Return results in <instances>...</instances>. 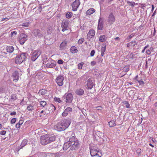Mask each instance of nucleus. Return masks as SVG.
<instances>
[{
    "instance_id": "obj_29",
    "label": "nucleus",
    "mask_w": 157,
    "mask_h": 157,
    "mask_svg": "<svg viewBox=\"0 0 157 157\" xmlns=\"http://www.w3.org/2000/svg\"><path fill=\"white\" fill-rule=\"evenodd\" d=\"M46 105V102L45 101H40V107L42 108L45 107Z\"/></svg>"
},
{
    "instance_id": "obj_61",
    "label": "nucleus",
    "mask_w": 157,
    "mask_h": 157,
    "mask_svg": "<svg viewBox=\"0 0 157 157\" xmlns=\"http://www.w3.org/2000/svg\"><path fill=\"white\" fill-rule=\"evenodd\" d=\"M151 6H152V9H151V12H153V11L154 10V9L155 7H154V5H152Z\"/></svg>"
},
{
    "instance_id": "obj_35",
    "label": "nucleus",
    "mask_w": 157,
    "mask_h": 157,
    "mask_svg": "<svg viewBox=\"0 0 157 157\" xmlns=\"http://www.w3.org/2000/svg\"><path fill=\"white\" fill-rule=\"evenodd\" d=\"M17 99V95L15 94H12L11 95L10 99L13 101H15Z\"/></svg>"
},
{
    "instance_id": "obj_19",
    "label": "nucleus",
    "mask_w": 157,
    "mask_h": 157,
    "mask_svg": "<svg viewBox=\"0 0 157 157\" xmlns=\"http://www.w3.org/2000/svg\"><path fill=\"white\" fill-rule=\"evenodd\" d=\"M67 41L64 40L63 42L60 45L59 50H64L67 46Z\"/></svg>"
},
{
    "instance_id": "obj_31",
    "label": "nucleus",
    "mask_w": 157,
    "mask_h": 157,
    "mask_svg": "<svg viewBox=\"0 0 157 157\" xmlns=\"http://www.w3.org/2000/svg\"><path fill=\"white\" fill-rule=\"evenodd\" d=\"M40 76H41L40 77V82L41 83H43L47 80V78L45 76H43L42 75H40Z\"/></svg>"
},
{
    "instance_id": "obj_43",
    "label": "nucleus",
    "mask_w": 157,
    "mask_h": 157,
    "mask_svg": "<svg viewBox=\"0 0 157 157\" xmlns=\"http://www.w3.org/2000/svg\"><path fill=\"white\" fill-rule=\"evenodd\" d=\"M54 99V100L57 102H58L59 103H60L61 102V101L59 98L55 97Z\"/></svg>"
},
{
    "instance_id": "obj_33",
    "label": "nucleus",
    "mask_w": 157,
    "mask_h": 157,
    "mask_svg": "<svg viewBox=\"0 0 157 157\" xmlns=\"http://www.w3.org/2000/svg\"><path fill=\"white\" fill-rule=\"evenodd\" d=\"M72 13L71 12H68L66 14V17L67 18H71L72 16Z\"/></svg>"
},
{
    "instance_id": "obj_25",
    "label": "nucleus",
    "mask_w": 157,
    "mask_h": 157,
    "mask_svg": "<svg viewBox=\"0 0 157 157\" xmlns=\"http://www.w3.org/2000/svg\"><path fill=\"white\" fill-rule=\"evenodd\" d=\"M48 144L54 141L55 140L56 138L55 136H54L49 137L48 135Z\"/></svg>"
},
{
    "instance_id": "obj_9",
    "label": "nucleus",
    "mask_w": 157,
    "mask_h": 157,
    "mask_svg": "<svg viewBox=\"0 0 157 157\" xmlns=\"http://www.w3.org/2000/svg\"><path fill=\"white\" fill-rule=\"evenodd\" d=\"M69 23V21L68 20L63 21L61 23V27L62 28V31L63 32L68 30Z\"/></svg>"
},
{
    "instance_id": "obj_41",
    "label": "nucleus",
    "mask_w": 157,
    "mask_h": 157,
    "mask_svg": "<svg viewBox=\"0 0 157 157\" xmlns=\"http://www.w3.org/2000/svg\"><path fill=\"white\" fill-rule=\"evenodd\" d=\"M27 109L28 111H32L33 109V107L31 105H29L27 107Z\"/></svg>"
},
{
    "instance_id": "obj_17",
    "label": "nucleus",
    "mask_w": 157,
    "mask_h": 157,
    "mask_svg": "<svg viewBox=\"0 0 157 157\" xmlns=\"http://www.w3.org/2000/svg\"><path fill=\"white\" fill-rule=\"evenodd\" d=\"M103 19L100 17L98 21V29L102 30L103 27Z\"/></svg>"
},
{
    "instance_id": "obj_6",
    "label": "nucleus",
    "mask_w": 157,
    "mask_h": 157,
    "mask_svg": "<svg viewBox=\"0 0 157 157\" xmlns=\"http://www.w3.org/2000/svg\"><path fill=\"white\" fill-rule=\"evenodd\" d=\"M71 145L70 149L71 150H76L78 149L79 147V142L78 140H75V141L71 142Z\"/></svg>"
},
{
    "instance_id": "obj_51",
    "label": "nucleus",
    "mask_w": 157,
    "mask_h": 157,
    "mask_svg": "<svg viewBox=\"0 0 157 157\" xmlns=\"http://www.w3.org/2000/svg\"><path fill=\"white\" fill-rule=\"evenodd\" d=\"M148 47H149L148 45H147V46H145L144 47V49L142 50L141 52L142 53H143L144 52L145 49H146L147 48H148Z\"/></svg>"
},
{
    "instance_id": "obj_10",
    "label": "nucleus",
    "mask_w": 157,
    "mask_h": 157,
    "mask_svg": "<svg viewBox=\"0 0 157 157\" xmlns=\"http://www.w3.org/2000/svg\"><path fill=\"white\" fill-rule=\"evenodd\" d=\"M63 77L62 76L60 75L57 77L56 79V81L59 86H61L63 84Z\"/></svg>"
},
{
    "instance_id": "obj_58",
    "label": "nucleus",
    "mask_w": 157,
    "mask_h": 157,
    "mask_svg": "<svg viewBox=\"0 0 157 157\" xmlns=\"http://www.w3.org/2000/svg\"><path fill=\"white\" fill-rule=\"evenodd\" d=\"M16 114V112L15 111H13V112H11L10 114V115L11 116L14 115Z\"/></svg>"
},
{
    "instance_id": "obj_2",
    "label": "nucleus",
    "mask_w": 157,
    "mask_h": 157,
    "mask_svg": "<svg viewBox=\"0 0 157 157\" xmlns=\"http://www.w3.org/2000/svg\"><path fill=\"white\" fill-rule=\"evenodd\" d=\"M26 59V56L25 53H22L17 56L15 58V62L16 64H20Z\"/></svg>"
},
{
    "instance_id": "obj_52",
    "label": "nucleus",
    "mask_w": 157,
    "mask_h": 157,
    "mask_svg": "<svg viewBox=\"0 0 157 157\" xmlns=\"http://www.w3.org/2000/svg\"><path fill=\"white\" fill-rule=\"evenodd\" d=\"M96 64V62L94 61H92L91 62V65L92 66H94Z\"/></svg>"
},
{
    "instance_id": "obj_26",
    "label": "nucleus",
    "mask_w": 157,
    "mask_h": 157,
    "mask_svg": "<svg viewBox=\"0 0 157 157\" xmlns=\"http://www.w3.org/2000/svg\"><path fill=\"white\" fill-rule=\"evenodd\" d=\"M28 140L26 139H24L22 141L21 144L20 145L21 147L20 149L22 148V147L25 146L27 144Z\"/></svg>"
},
{
    "instance_id": "obj_12",
    "label": "nucleus",
    "mask_w": 157,
    "mask_h": 157,
    "mask_svg": "<svg viewBox=\"0 0 157 157\" xmlns=\"http://www.w3.org/2000/svg\"><path fill=\"white\" fill-rule=\"evenodd\" d=\"M73 98V96L71 94H68L64 98H65V101L67 103H70L72 102Z\"/></svg>"
},
{
    "instance_id": "obj_23",
    "label": "nucleus",
    "mask_w": 157,
    "mask_h": 157,
    "mask_svg": "<svg viewBox=\"0 0 157 157\" xmlns=\"http://www.w3.org/2000/svg\"><path fill=\"white\" fill-rule=\"evenodd\" d=\"M38 56H38V54H37V53L34 52L32 55L31 60L33 61H34Z\"/></svg>"
},
{
    "instance_id": "obj_49",
    "label": "nucleus",
    "mask_w": 157,
    "mask_h": 157,
    "mask_svg": "<svg viewBox=\"0 0 157 157\" xmlns=\"http://www.w3.org/2000/svg\"><path fill=\"white\" fill-rule=\"evenodd\" d=\"M63 63V61L62 59H59L57 63L60 64H62Z\"/></svg>"
},
{
    "instance_id": "obj_60",
    "label": "nucleus",
    "mask_w": 157,
    "mask_h": 157,
    "mask_svg": "<svg viewBox=\"0 0 157 157\" xmlns=\"http://www.w3.org/2000/svg\"><path fill=\"white\" fill-rule=\"evenodd\" d=\"M96 108L97 110H101L102 109V107L100 106H98L96 107Z\"/></svg>"
},
{
    "instance_id": "obj_3",
    "label": "nucleus",
    "mask_w": 157,
    "mask_h": 157,
    "mask_svg": "<svg viewBox=\"0 0 157 157\" xmlns=\"http://www.w3.org/2000/svg\"><path fill=\"white\" fill-rule=\"evenodd\" d=\"M65 137L67 139H69V141L73 142L75 141L76 137L73 132L70 131L67 132L65 135Z\"/></svg>"
},
{
    "instance_id": "obj_59",
    "label": "nucleus",
    "mask_w": 157,
    "mask_h": 157,
    "mask_svg": "<svg viewBox=\"0 0 157 157\" xmlns=\"http://www.w3.org/2000/svg\"><path fill=\"white\" fill-rule=\"evenodd\" d=\"M114 40H115L119 41L120 40V38L119 37H117L115 38H114Z\"/></svg>"
},
{
    "instance_id": "obj_37",
    "label": "nucleus",
    "mask_w": 157,
    "mask_h": 157,
    "mask_svg": "<svg viewBox=\"0 0 157 157\" xmlns=\"http://www.w3.org/2000/svg\"><path fill=\"white\" fill-rule=\"evenodd\" d=\"M84 63L83 62H81L78 63V68L79 69H82V67Z\"/></svg>"
},
{
    "instance_id": "obj_54",
    "label": "nucleus",
    "mask_w": 157,
    "mask_h": 157,
    "mask_svg": "<svg viewBox=\"0 0 157 157\" xmlns=\"http://www.w3.org/2000/svg\"><path fill=\"white\" fill-rule=\"evenodd\" d=\"M141 152V149L140 148H138L136 150V152L137 153L140 154Z\"/></svg>"
},
{
    "instance_id": "obj_47",
    "label": "nucleus",
    "mask_w": 157,
    "mask_h": 157,
    "mask_svg": "<svg viewBox=\"0 0 157 157\" xmlns=\"http://www.w3.org/2000/svg\"><path fill=\"white\" fill-rule=\"evenodd\" d=\"M103 60V59L101 58H99L98 60V62L99 63H101Z\"/></svg>"
},
{
    "instance_id": "obj_39",
    "label": "nucleus",
    "mask_w": 157,
    "mask_h": 157,
    "mask_svg": "<svg viewBox=\"0 0 157 157\" xmlns=\"http://www.w3.org/2000/svg\"><path fill=\"white\" fill-rule=\"evenodd\" d=\"M106 45H103V46L101 48V52H105L106 50Z\"/></svg>"
},
{
    "instance_id": "obj_30",
    "label": "nucleus",
    "mask_w": 157,
    "mask_h": 157,
    "mask_svg": "<svg viewBox=\"0 0 157 157\" xmlns=\"http://www.w3.org/2000/svg\"><path fill=\"white\" fill-rule=\"evenodd\" d=\"M109 124L110 127H112L116 125L115 121L114 120L110 121L109 122Z\"/></svg>"
},
{
    "instance_id": "obj_15",
    "label": "nucleus",
    "mask_w": 157,
    "mask_h": 157,
    "mask_svg": "<svg viewBox=\"0 0 157 157\" xmlns=\"http://www.w3.org/2000/svg\"><path fill=\"white\" fill-rule=\"evenodd\" d=\"M12 76L13 77V81L17 82L19 79V73L17 71H15L13 73Z\"/></svg>"
},
{
    "instance_id": "obj_56",
    "label": "nucleus",
    "mask_w": 157,
    "mask_h": 157,
    "mask_svg": "<svg viewBox=\"0 0 157 157\" xmlns=\"http://www.w3.org/2000/svg\"><path fill=\"white\" fill-rule=\"evenodd\" d=\"M146 52L147 54L149 55L151 54V51L149 49H148L146 50Z\"/></svg>"
},
{
    "instance_id": "obj_45",
    "label": "nucleus",
    "mask_w": 157,
    "mask_h": 157,
    "mask_svg": "<svg viewBox=\"0 0 157 157\" xmlns=\"http://www.w3.org/2000/svg\"><path fill=\"white\" fill-rule=\"evenodd\" d=\"M129 67L127 66L124 67V71L125 72L128 71L129 70Z\"/></svg>"
},
{
    "instance_id": "obj_57",
    "label": "nucleus",
    "mask_w": 157,
    "mask_h": 157,
    "mask_svg": "<svg viewBox=\"0 0 157 157\" xmlns=\"http://www.w3.org/2000/svg\"><path fill=\"white\" fill-rule=\"evenodd\" d=\"M24 121L23 120H20L18 123L20 125H21L23 123Z\"/></svg>"
},
{
    "instance_id": "obj_64",
    "label": "nucleus",
    "mask_w": 157,
    "mask_h": 157,
    "mask_svg": "<svg viewBox=\"0 0 157 157\" xmlns=\"http://www.w3.org/2000/svg\"><path fill=\"white\" fill-rule=\"evenodd\" d=\"M55 157H60V156L59 155V154H56Z\"/></svg>"
},
{
    "instance_id": "obj_11",
    "label": "nucleus",
    "mask_w": 157,
    "mask_h": 157,
    "mask_svg": "<svg viewBox=\"0 0 157 157\" xmlns=\"http://www.w3.org/2000/svg\"><path fill=\"white\" fill-rule=\"evenodd\" d=\"M48 135L46 134L41 136V144L43 145H45L48 144Z\"/></svg>"
},
{
    "instance_id": "obj_27",
    "label": "nucleus",
    "mask_w": 157,
    "mask_h": 157,
    "mask_svg": "<svg viewBox=\"0 0 157 157\" xmlns=\"http://www.w3.org/2000/svg\"><path fill=\"white\" fill-rule=\"evenodd\" d=\"M71 52L72 53H75L77 52L78 50L77 48L74 46H72L70 49Z\"/></svg>"
},
{
    "instance_id": "obj_48",
    "label": "nucleus",
    "mask_w": 157,
    "mask_h": 157,
    "mask_svg": "<svg viewBox=\"0 0 157 157\" xmlns=\"http://www.w3.org/2000/svg\"><path fill=\"white\" fill-rule=\"evenodd\" d=\"M95 53V51L94 50H93L91 51L90 52V56H94V54Z\"/></svg>"
},
{
    "instance_id": "obj_1",
    "label": "nucleus",
    "mask_w": 157,
    "mask_h": 157,
    "mask_svg": "<svg viewBox=\"0 0 157 157\" xmlns=\"http://www.w3.org/2000/svg\"><path fill=\"white\" fill-rule=\"evenodd\" d=\"M71 123L70 120L66 119L63 120L57 124L54 127L55 129L58 131L64 130L68 128Z\"/></svg>"
},
{
    "instance_id": "obj_14",
    "label": "nucleus",
    "mask_w": 157,
    "mask_h": 157,
    "mask_svg": "<svg viewBox=\"0 0 157 157\" xmlns=\"http://www.w3.org/2000/svg\"><path fill=\"white\" fill-rule=\"evenodd\" d=\"M72 111V109L70 107L67 108L62 113V116L63 117H66L68 114L71 112Z\"/></svg>"
},
{
    "instance_id": "obj_21",
    "label": "nucleus",
    "mask_w": 157,
    "mask_h": 157,
    "mask_svg": "<svg viewBox=\"0 0 157 157\" xmlns=\"http://www.w3.org/2000/svg\"><path fill=\"white\" fill-rule=\"evenodd\" d=\"M6 52L9 53H12L14 50V48L12 46H8L6 48Z\"/></svg>"
},
{
    "instance_id": "obj_40",
    "label": "nucleus",
    "mask_w": 157,
    "mask_h": 157,
    "mask_svg": "<svg viewBox=\"0 0 157 157\" xmlns=\"http://www.w3.org/2000/svg\"><path fill=\"white\" fill-rule=\"evenodd\" d=\"M84 39L83 38H81L79 39L78 41V44H81L84 41Z\"/></svg>"
},
{
    "instance_id": "obj_38",
    "label": "nucleus",
    "mask_w": 157,
    "mask_h": 157,
    "mask_svg": "<svg viewBox=\"0 0 157 157\" xmlns=\"http://www.w3.org/2000/svg\"><path fill=\"white\" fill-rule=\"evenodd\" d=\"M127 4L132 6H134L135 5V3L133 2H130L128 1H127Z\"/></svg>"
},
{
    "instance_id": "obj_36",
    "label": "nucleus",
    "mask_w": 157,
    "mask_h": 157,
    "mask_svg": "<svg viewBox=\"0 0 157 157\" xmlns=\"http://www.w3.org/2000/svg\"><path fill=\"white\" fill-rule=\"evenodd\" d=\"M123 104L124 106L128 108L130 107V105L129 104L128 102L126 101H125L123 102Z\"/></svg>"
},
{
    "instance_id": "obj_24",
    "label": "nucleus",
    "mask_w": 157,
    "mask_h": 157,
    "mask_svg": "<svg viewBox=\"0 0 157 157\" xmlns=\"http://www.w3.org/2000/svg\"><path fill=\"white\" fill-rule=\"evenodd\" d=\"M76 94L79 95H82L84 93V91L82 89H78L75 91Z\"/></svg>"
},
{
    "instance_id": "obj_8",
    "label": "nucleus",
    "mask_w": 157,
    "mask_h": 157,
    "mask_svg": "<svg viewBox=\"0 0 157 157\" xmlns=\"http://www.w3.org/2000/svg\"><path fill=\"white\" fill-rule=\"evenodd\" d=\"M80 4V2L79 0H75L71 4L72 10L74 11H76Z\"/></svg>"
},
{
    "instance_id": "obj_63",
    "label": "nucleus",
    "mask_w": 157,
    "mask_h": 157,
    "mask_svg": "<svg viewBox=\"0 0 157 157\" xmlns=\"http://www.w3.org/2000/svg\"><path fill=\"white\" fill-rule=\"evenodd\" d=\"M154 105L155 106V108L157 109V102H156V103H155L154 104Z\"/></svg>"
},
{
    "instance_id": "obj_22",
    "label": "nucleus",
    "mask_w": 157,
    "mask_h": 157,
    "mask_svg": "<svg viewBox=\"0 0 157 157\" xmlns=\"http://www.w3.org/2000/svg\"><path fill=\"white\" fill-rule=\"evenodd\" d=\"M56 109L55 106L53 104H51L49 105L48 109L50 112H52L55 110Z\"/></svg>"
},
{
    "instance_id": "obj_20",
    "label": "nucleus",
    "mask_w": 157,
    "mask_h": 157,
    "mask_svg": "<svg viewBox=\"0 0 157 157\" xmlns=\"http://www.w3.org/2000/svg\"><path fill=\"white\" fill-rule=\"evenodd\" d=\"M95 10L93 8H91L88 10L86 12V15H90L95 12Z\"/></svg>"
},
{
    "instance_id": "obj_53",
    "label": "nucleus",
    "mask_w": 157,
    "mask_h": 157,
    "mask_svg": "<svg viewBox=\"0 0 157 157\" xmlns=\"http://www.w3.org/2000/svg\"><path fill=\"white\" fill-rule=\"evenodd\" d=\"M21 125L18 123H17L16 125V127L17 128H20Z\"/></svg>"
},
{
    "instance_id": "obj_34",
    "label": "nucleus",
    "mask_w": 157,
    "mask_h": 157,
    "mask_svg": "<svg viewBox=\"0 0 157 157\" xmlns=\"http://www.w3.org/2000/svg\"><path fill=\"white\" fill-rule=\"evenodd\" d=\"M47 92V91L46 90L44 89H42L40 90V93L41 95H44L46 94Z\"/></svg>"
},
{
    "instance_id": "obj_42",
    "label": "nucleus",
    "mask_w": 157,
    "mask_h": 157,
    "mask_svg": "<svg viewBox=\"0 0 157 157\" xmlns=\"http://www.w3.org/2000/svg\"><path fill=\"white\" fill-rule=\"evenodd\" d=\"M29 22H25L23 23L21 25L22 26L27 27L29 26Z\"/></svg>"
},
{
    "instance_id": "obj_4",
    "label": "nucleus",
    "mask_w": 157,
    "mask_h": 157,
    "mask_svg": "<svg viewBox=\"0 0 157 157\" xmlns=\"http://www.w3.org/2000/svg\"><path fill=\"white\" fill-rule=\"evenodd\" d=\"M18 39L20 44L23 45L24 44L25 42L27 40V36L25 33H21L19 35Z\"/></svg>"
},
{
    "instance_id": "obj_5",
    "label": "nucleus",
    "mask_w": 157,
    "mask_h": 157,
    "mask_svg": "<svg viewBox=\"0 0 157 157\" xmlns=\"http://www.w3.org/2000/svg\"><path fill=\"white\" fill-rule=\"evenodd\" d=\"M90 154L92 156H94L96 155H98L99 157H101V155L100 156L97 153V152L100 153H101V151L99 149H98V148L96 149V148H94L93 147V148H90Z\"/></svg>"
},
{
    "instance_id": "obj_7",
    "label": "nucleus",
    "mask_w": 157,
    "mask_h": 157,
    "mask_svg": "<svg viewBox=\"0 0 157 157\" xmlns=\"http://www.w3.org/2000/svg\"><path fill=\"white\" fill-rule=\"evenodd\" d=\"M115 21V17L112 12L110 13L108 16L107 21L110 24H113Z\"/></svg>"
},
{
    "instance_id": "obj_28",
    "label": "nucleus",
    "mask_w": 157,
    "mask_h": 157,
    "mask_svg": "<svg viewBox=\"0 0 157 157\" xmlns=\"http://www.w3.org/2000/svg\"><path fill=\"white\" fill-rule=\"evenodd\" d=\"M107 37L104 35H101L100 36L99 40L100 42H103L106 40Z\"/></svg>"
},
{
    "instance_id": "obj_13",
    "label": "nucleus",
    "mask_w": 157,
    "mask_h": 157,
    "mask_svg": "<svg viewBox=\"0 0 157 157\" xmlns=\"http://www.w3.org/2000/svg\"><path fill=\"white\" fill-rule=\"evenodd\" d=\"M94 81L91 78H89L87 81V86L88 89H91L94 86Z\"/></svg>"
},
{
    "instance_id": "obj_44",
    "label": "nucleus",
    "mask_w": 157,
    "mask_h": 157,
    "mask_svg": "<svg viewBox=\"0 0 157 157\" xmlns=\"http://www.w3.org/2000/svg\"><path fill=\"white\" fill-rule=\"evenodd\" d=\"M16 118H12L11 119V121L10 123L12 124H14L16 122Z\"/></svg>"
},
{
    "instance_id": "obj_62",
    "label": "nucleus",
    "mask_w": 157,
    "mask_h": 157,
    "mask_svg": "<svg viewBox=\"0 0 157 157\" xmlns=\"http://www.w3.org/2000/svg\"><path fill=\"white\" fill-rule=\"evenodd\" d=\"M157 10V9H156L155 10V11L153 13L152 15V17H153L154 16H155V15L156 13V10Z\"/></svg>"
},
{
    "instance_id": "obj_16",
    "label": "nucleus",
    "mask_w": 157,
    "mask_h": 157,
    "mask_svg": "<svg viewBox=\"0 0 157 157\" xmlns=\"http://www.w3.org/2000/svg\"><path fill=\"white\" fill-rule=\"evenodd\" d=\"M95 33V32L94 30H90L87 34V39L89 40L91 38L94 37Z\"/></svg>"
},
{
    "instance_id": "obj_55",
    "label": "nucleus",
    "mask_w": 157,
    "mask_h": 157,
    "mask_svg": "<svg viewBox=\"0 0 157 157\" xmlns=\"http://www.w3.org/2000/svg\"><path fill=\"white\" fill-rule=\"evenodd\" d=\"M138 81L140 85H143L144 84V82L142 80Z\"/></svg>"
},
{
    "instance_id": "obj_32",
    "label": "nucleus",
    "mask_w": 157,
    "mask_h": 157,
    "mask_svg": "<svg viewBox=\"0 0 157 157\" xmlns=\"http://www.w3.org/2000/svg\"><path fill=\"white\" fill-rule=\"evenodd\" d=\"M56 65L53 63H48L46 64V67L47 68H53Z\"/></svg>"
},
{
    "instance_id": "obj_18",
    "label": "nucleus",
    "mask_w": 157,
    "mask_h": 157,
    "mask_svg": "<svg viewBox=\"0 0 157 157\" xmlns=\"http://www.w3.org/2000/svg\"><path fill=\"white\" fill-rule=\"evenodd\" d=\"M71 143L70 141H68L64 143L63 147V149L64 150H67L68 148L71 147Z\"/></svg>"
},
{
    "instance_id": "obj_50",
    "label": "nucleus",
    "mask_w": 157,
    "mask_h": 157,
    "mask_svg": "<svg viewBox=\"0 0 157 157\" xmlns=\"http://www.w3.org/2000/svg\"><path fill=\"white\" fill-rule=\"evenodd\" d=\"M17 32L16 31H13L11 33V37H12L13 34L16 35L17 34Z\"/></svg>"
},
{
    "instance_id": "obj_46",
    "label": "nucleus",
    "mask_w": 157,
    "mask_h": 157,
    "mask_svg": "<svg viewBox=\"0 0 157 157\" xmlns=\"http://www.w3.org/2000/svg\"><path fill=\"white\" fill-rule=\"evenodd\" d=\"M6 133V132L4 130H2L0 132V134L2 135H5Z\"/></svg>"
}]
</instances>
